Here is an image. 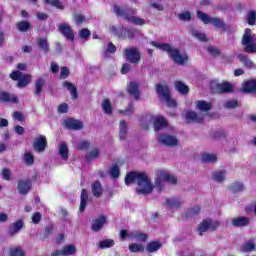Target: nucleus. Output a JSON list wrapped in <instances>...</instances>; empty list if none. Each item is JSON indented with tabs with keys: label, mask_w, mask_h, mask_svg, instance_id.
I'll return each instance as SVG.
<instances>
[{
	"label": "nucleus",
	"mask_w": 256,
	"mask_h": 256,
	"mask_svg": "<svg viewBox=\"0 0 256 256\" xmlns=\"http://www.w3.org/2000/svg\"><path fill=\"white\" fill-rule=\"evenodd\" d=\"M137 182L138 188L136 191L138 195H149L153 193V183L149 180L146 172H129L125 177V184L131 185V183Z\"/></svg>",
	"instance_id": "nucleus-1"
},
{
	"label": "nucleus",
	"mask_w": 256,
	"mask_h": 256,
	"mask_svg": "<svg viewBox=\"0 0 256 256\" xmlns=\"http://www.w3.org/2000/svg\"><path fill=\"white\" fill-rule=\"evenodd\" d=\"M150 45H152V47H156V49L165 51L176 65H185V63L189 61V56H187V54H182L179 49L173 48L171 44L151 41Z\"/></svg>",
	"instance_id": "nucleus-2"
},
{
	"label": "nucleus",
	"mask_w": 256,
	"mask_h": 256,
	"mask_svg": "<svg viewBox=\"0 0 256 256\" xmlns=\"http://www.w3.org/2000/svg\"><path fill=\"white\" fill-rule=\"evenodd\" d=\"M114 13L117 15V17H121V19H124V21H128V23H133L134 25H145V19L135 17L136 11L133 10V8L129 7H121V6H114Z\"/></svg>",
	"instance_id": "nucleus-3"
},
{
	"label": "nucleus",
	"mask_w": 256,
	"mask_h": 256,
	"mask_svg": "<svg viewBox=\"0 0 256 256\" xmlns=\"http://www.w3.org/2000/svg\"><path fill=\"white\" fill-rule=\"evenodd\" d=\"M109 31L114 37H117V39H129V41L135 39L139 33V30L135 28H127L123 24L112 25L109 27Z\"/></svg>",
	"instance_id": "nucleus-4"
},
{
	"label": "nucleus",
	"mask_w": 256,
	"mask_h": 256,
	"mask_svg": "<svg viewBox=\"0 0 256 256\" xmlns=\"http://www.w3.org/2000/svg\"><path fill=\"white\" fill-rule=\"evenodd\" d=\"M155 91L160 101H164L169 107H177V101L171 97V90L167 84L157 83Z\"/></svg>",
	"instance_id": "nucleus-5"
},
{
	"label": "nucleus",
	"mask_w": 256,
	"mask_h": 256,
	"mask_svg": "<svg viewBox=\"0 0 256 256\" xmlns=\"http://www.w3.org/2000/svg\"><path fill=\"white\" fill-rule=\"evenodd\" d=\"M196 17L204 23V25H209V23L214 27V29H222V31H227V25L219 17H209L207 13L198 10L196 12Z\"/></svg>",
	"instance_id": "nucleus-6"
},
{
	"label": "nucleus",
	"mask_w": 256,
	"mask_h": 256,
	"mask_svg": "<svg viewBox=\"0 0 256 256\" xmlns=\"http://www.w3.org/2000/svg\"><path fill=\"white\" fill-rule=\"evenodd\" d=\"M242 45L245 53H256L255 34L250 28H246L242 36Z\"/></svg>",
	"instance_id": "nucleus-7"
},
{
	"label": "nucleus",
	"mask_w": 256,
	"mask_h": 256,
	"mask_svg": "<svg viewBox=\"0 0 256 256\" xmlns=\"http://www.w3.org/2000/svg\"><path fill=\"white\" fill-rule=\"evenodd\" d=\"M9 77L12 79V81H17V87L19 89H24V87H27V85L31 83L32 79L31 74H23L19 70L12 71Z\"/></svg>",
	"instance_id": "nucleus-8"
},
{
	"label": "nucleus",
	"mask_w": 256,
	"mask_h": 256,
	"mask_svg": "<svg viewBox=\"0 0 256 256\" xmlns=\"http://www.w3.org/2000/svg\"><path fill=\"white\" fill-rule=\"evenodd\" d=\"M221 222L217 220H212L211 218L202 220L201 223L198 225V232L199 235L202 237L203 233H207V231H211L212 233L219 229Z\"/></svg>",
	"instance_id": "nucleus-9"
},
{
	"label": "nucleus",
	"mask_w": 256,
	"mask_h": 256,
	"mask_svg": "<svg viewBox=\"0 0 256 256\" xmlns=\"http://www.w3.org/2000/svg\"><path fill=\"white\" fill-rule=\"evenodd\" d=\"M123 54L126 61L132 65H139L141 62V52L137 47L125 48Z\"/></svg>",
	"instance_id": "nucleus-10"
},
{
	"label": "nucleus",
	"mask_w": 256,
	"mask_h": 256,
	"mask_svg": "<svg viewBox=\"0 0 256 256\" xmlns=\"http://www.w3.org/2000/svg\"><path fill=\"white\" fill-rule=\"evenodd\" d=\"M216 93L219 95H227L229 93H235V85L231 82L223 81L221 83L215 84Z\"/></svg>",
	"instance_id": "nucleus-11"
},
{
	"label": "nucleus",
	"mask_w": 256,
	"mask_h": 256,
	"mask_svg": "<svg viewBox=\"0 0 256 256\" xmlns=\"http://www.w3.org/2000/svg\"><path fill=\"white\" fill-rule=\"evenodd\" d=\"M158 141L160 145H165V147H177L179 145L177 137L169 134H159Z\"/></svg>",
	"instance_id": "nucleus-12"
},
{
	"label": "nucleus",
	"mask_w": 256,
	"mask_h": 256,
	"mask_svg": "<svg viewBox=\"0 0 256 256\" xmlns=\"http://www.w3.org/2000/svg\"><path fill=\"white\" fill-rule=\"evenodd\" d=\"M58 31L65 39L68 41H75V32H73V28L67 23H61L58 25Z\"/></svg>",
	"instance_id": "nucleus-13"
},
{
	"label": "nucleus",
	"mask_w": 256,
	"mask_h": 256,
	"mask_svg": "<svg viewBox=\"0 0 256 256\" xmlns=\"http://www.w3.org/2000/svg\"><path fill=\"white\" fill-rule=\"evenodd\" d=\"M33 149L37 153H43L47 149V137L45 135H38L33 141Z\"/></svg>",
	"instance_id": "nucleus-14"
},
{
	"label": "nucleus",
	"mask_w": 256,
	"mask_h": 256,
	"mask_svg": "<svg viewBox=\"0 0 256 256\" xmlns=\"http://www.w3.org/2000/svg\"><path fill=\"white\" fill-rule=\"evenodd\" d=\"M241 93L256 95V79H249L242 83Z\"/></svg>",
	"instance_id": "nucleus-15"
},
{
	"label": "nucleus",
	"mask_w": 256,
	"mask_h": 256,
	"mask_svg": "<svg viewBox=\"0 0 256 256\" xmlns=\"http://www.w3.org/2000/svg\"><path fill=\"white\" fill-rule=\"evenodd\" d=\"M33 188V182L31 179L18 180L17 190L20 195H27Z\"/></svg>",
	"instance_id": "nucleus-16"
},
{
	"label": "nucleus",
	"mask_w": 256,
	"mask_h": 256,
	"mask_svg": "<svg viewBox=\"0 0 256 256\" xmlns=\"http://www.w3.org/2000/svg\"><path fill=\"white\" fill-rule=\"evenodd\" d=\"M0 103H10L17 105L19 98L15 94H11L5 90L0 91Z\"/></svg>",
	"instance_id": "nucleus-17"
},
{
	"label": "nucleus",
	"mask_w": 256,
	"mask_h": 256,
	"mask_svg": "<svg viewBox=\"0 0 256 256\" xmlns=\"http://www.w3.org/2000/svg\"><path fill=\"white\" fill-rule=\"evenodd\" d=\"M66 129L70 131H81L83 129V122L74 118H68L64 121Z\"/></svg>",
	"instance_id": "nucleus-18"
},
{
	"label": "nucleus",
	"mask_w": 256,
	"mask_h": 256,
	"mask_svg": "<svg viewBox=\"0 0 256 256\" xmlns=\"http://www.w3.org/2000/svg\"><path fill=\"white\" fill-rule=\"evenodd\" d=\"M107 223V216L100 215L96 219L92 220L91 229L94 231V233H99Z\"/></svg>",
	"instance_id": "nucleus-19"
},
{
	"label": "nucleus",
	"mask_w": 256,
	"mask_h": 256,
	"mask_svg": "<svg viewBox=\"0 0 256 256\" xmlns=\"http://www.w3.org/2000/svg\"><path fill=\"white\" fill-rule=\"evenodd\" d=\"M23 227H25V223L23 222L22 219H19L9 226L7 230V235L9 237H15V235H17V233H19V231H21Z\"/></svg>",
	"instance_id": "nucleus-20"
},
{
	"label": "nucleus",
	"mask_w": 256,
	"mask_h": 256,
	"mask_svg": "<svg viewBox=\"0 0 256 256\" xmlns=\"http://www.w3.org/2000/svg\"><path fill=\"white\" fill-rule=\"evenodd\" d=\"M159 249H163V243L160 240H152L145 247L147 253H157Z\"/></svg>",
	"instance_id": "nucleus-21"
},
{
	"label": "nucleus",
	"mask_w": 256,
	"mask_h": 256,
	"mask_svg": "<svg viewBox=\"0 0 256 256\" xmlns=\"http://www.w3.org/2000/svg\"><path fill=\"white\" fill-rule=\"evenodd\" d=\"M249 223H251V220L245 216H240L237 218H233L231 220L232 227H236V228L247 227Z\"/></svg>",
	"instance_id": "nucleus-22"
},
{
	"label": "nucleus",
	"mask_w": 256,
	"mask_h": 256,
	"mask_svg": "<svg viewBox=\"0 0 256 256\" xmlns=\"http://www.w3.org/2000/svg\"><path fill=\"white\" fill-rule=\"evenodd\" d=\"M129 93L136 101H139L141 93L139 92V84L137 82H130L127 87Z\"/></svg>",
	"instance_id": "nucleus-23"
},
{
	"label": "nucleus",
	"mask_w": 256,
	"mask_h": 256,
	"mask_svg": "<svg viewBox=\"0 0 256 256\" xmlns=\"http://www.w3.org/2000/svg\"><path fill=\"white\" fill-rule=\"evenodd\" d=\"M158 176L162 179L165 183H170V185H177V178L163 170L158 172Z\"/></svg>",
	"instance_id": "nucleus-24"
},
{
	"label": "nucleus",
	"mask_w": 256,
	"mask_h": 256,
	"mask_svg": "<svg viewBox=\"0 0 256 256\" xmlns=\"http://www.w3.org/2000/svg\"><path fill=\"white\" fill-rule=\"evenodd\" d=\"M62 86L68 91H70L71 99H73L74 101L78 99L79 94L77 93V87L75 86V84L69 81H64L62 83Z\"/></svg>",
	"instance_id": "nucleus-25"
},
{
	"label": "nucleus",
	"mask_w": 256,
	"mask_h": 256,
	"mask_svg": "<svg viewBox=\"0 0 256 256\" xmlns=\"http://www.w3.org/2000/svg\"><path fill=\"white\" fill-rule=\"evenodd\" d=\"M186 121L188 123H203V121H205V118L199 117V115H197V112L195 111H188L186 113Z\"/></svg>",
	"instance_id": "nucleus-26"
},
{
	"label": "nucleus",
	"mask_w": 256,
	"mask_h": 256,
	"mask_svg": "<svg viewBox=\"0 0 256 256\" xmlns=\"http://www.w3.org/2000/svg\"><path fill=\"white\" fill-rule=\"evenodd\" d=\"M92 195L97 199L103 197V185H101L99 180L92 183Z\"/></svg>",
	"instance_id": "nucleus-27"
},
{
	"label": "nucleus",
	"mask_w": 256,
	"mask_h": 256,
	"mask_svg": "<svg viewBox=\"0 0 256 256\" xmlns=\"http://www.w3.org/2000/svg\"><path fill=\"white\" fill-rule=\"evenodd\" d=\"M88 201H89V193L87 192V189H82L81 196H80V208H79L80 213L85 212Z\"/></svg>",
	"instance_id": "nucleus-28"
},
{
	"label": "nucleus",
	"mask_w": 256,
	"mask_h": 256,
	"mask_svg": "<svg viewBox=\"0 0 256 256\" xmlns=\"http://www.w3.org/2000/svg\"><path fill=\"white\" fill-rule=\"evenodd\" d=\"M174 88L180 95H188L189 94V86L187 84L183 83V81H176L174 83Z\"/></svg>",
	"instance_id": "nucleus-29"
},
{
	"label": "nucleus",
	"mask_w": 256,
	"mask_h": 256,
	"mask_svg": "<svg viewBox=\"0 0 256 256\" xmlns=\"http://www.w3.org/2000/svg\"><path fill=\"white\" fill-rule=\"evenodd\" d=\"M167 125H168L167 120L163 116H159L154 119L155 131H161V129H165Z\"/></svg>",
	"instance_id": "nucleus-30"
},
{
	"label": "nucleus",
	"mask_w": 256,
	"mask_h": 256,
	"mask_svg": "<svg viewBox=\"0 0 256 256\" xmlns=\"http://www.w3.org/2000/svg\"><path fill=\"white\" fill-rule=\"evenodd\" d=\"M131 239H135L136 241H140L145 243L147 239H149V235L147 233H143L141 230H136L135 232H131Z\"/></svg>",
	"instance_id": "nucleus-31"
},
{
	"label": "nucleus",
	"mask_w": 256,
	"mask_h": 256,
	"mask_svg": "<svg viewBox=\"0 0 256 256\" xmlns=\"http://www.w3.org/2000/svg\"><path fill=\"white\" fill-rule=\"evenodd\" d=\"M35 90H34V95H41V91H43V88L45 87V79L43 77L38 78L35 81L34 84Z\"/></svg>",
	"instance_id": "nucleus-32"
},
{
	"label": "nucleus",
	"mask_w": 256,
	"mask_h": 256,
	"mask_svg": "<svg viewBox=\"0 0 256 256\" xmlns=\"http://www.w3.org/2000/svg\"><path fill=\"white\" fill-rule=\"evenodd\" d=\"M38 48L42 51V53H49L51 49L49 48V42L45 38H38L37 39Z\"/></svg>",
	"instance_id": "nucleus-33"
},
{
	"label": "nucleus",
	"mask_w": 256,
	"mask_h": 256,
	"mask_svg": "<svg viewBox=\"0 0 256 256\" xmlns=\"http://www.w3.org/2000/svg\"><path fill=\"white\" fill-rule=\"evenodd\" d=\"M128 249L130 253H144L145 252V246L141 243H130L128 245Z\"/></svg>",
	"instance_id": "nucleus-34"
},
{
	"label": "nucleus",
	"mask_w": 256,
	"mask_h": 256,
	"mask_svg": "<svg viewBox=\"0 0 256 256\" xmlns=\"http://www.w3.org/2000/svg\"><path fill=\"white\" fill-rule=\"evenodd\" d=\"M16 29H18V31H20V33H27V31H29V29H31V22L29 21H19L16 24Z\"/></svg>",
	"instance_id": "nucleus-35"
},
{
	"label": "nucleus",
	"mask_w": 256,
	"mask_h": 256,
	"mask_svg": "<svg viewBox=\"0 0 256 256\" xmlns=\"http://www.w3.org/2000/svg\"><path fill=\"white\" fill-rule=\"evenodd\" d=\"M238 59L243 63L244 67L247 69H253L255 67V64L249 57L243 55V54H238Z\"/></svg>",
	"instance_id": "nucleus-36"
},
{
	"label": "nucleus",
	"mask_w": 256,
	"mask_h": 256,
	"mask_svg": "<svg viewBox=\"0 0 256 256\" xmlns=\"http://www.w3.org/2000/svg\"><path fill=\"white\" fill-rule=\"evenodd\" d=\"M119 139L120 141H125L127 139V122H125V120L120 121Z\"/></svg>",
	"instance_id": "nucleus-37"
},
{
	"label": "nucleus",
	"mask_w": 256,
	"mask_h": 256,
	"mask_svg": "<svg viewBox=\"0 0 256 256\" xmlns=\"http://www.w3.org/2000/svg\"><path fill=\"white\" fill-rule=\"evenodd\" d=\"M59 154L64 161H67L69 159V147H67V144L63 142L59 147Z\"/></svg>",
	"instance_id": "nucleus-38"
},
{
	"label": "nucleus",
	"mask_w": 256,
	"mask_h": 256,
	"mask_svg": "<svg viewBox=\"0 0 256 256\" xmlns=\"http://www.w3.org/2000/svg\"><path fill=\"white\" fill-rule=\"evenodd\" d=\"M77 253V248L75 245L68 244L62 248V256L75 255Z\"/></svg>",
	"instance_id": "nucleus-39"
},
{
	"label": "nucleus",
	"mask_w": 256,
	"mask_h": 256,
	"mask_svg": "<svg viewBox=\"0 0 256 256\" xmlns=\"http://www.w3.org/2000/svg\"><path fill=\"white\" fill-rule=\"evenodd\" d=\"M256 244L253 242H245L241 245L240 251L242 253H251V251H255Z\"/></svg>",
	"instance_id": "nucleus-40"
},
{
	"label": "nucleus",
	"mask_w": 256,
	"mask_h": 256,
	"mask_svg": "<svg viewBox=\"0 0 256 256\" xmlns=\"http://www.w3.org/2000/svg\"><path fill=\"white\" fill-rule=\"evenodd\" d=\"M211 103L207 102L205 100H199L197 101V109H199L200 111H204L205 113H207V111H211Z\"/></svg>",
	"instance_id": "nucleus-41"
},
{
	"label": "nucleus",
	"mask_w": 256,
	"mask_h": 256,
	"mask_svg": "<svg viewBox=\"0 0 256 256\" xmlns=\"http://www.w3.org/2000/svg\"><path fill=\"white\" fill-rule=\"evenodd\" d=\"M225 175H227V171L225 170L212 173V177L217 183H223L225 181Z\"/></svg>",
	"instance_id": "nucleus-42"
},
{
	"label": "nucleus",
	"mask_w": 256,
	"mask_h": 256,
	"mask_svg": "<svg viewBox=\"0 0 256 256\" xmlns=\"http://www.w3.org/2000/svg\"><path fill=\"white\" fill-rule=\"evenodd\" d=\"M199 213H201V207H199V206H194V207L188 209V210L184 213V217H186V218L195 217V215H199Z\"/></svg>",
	"instance_id": "nucleus-43"
},
{
	"label": "nucleus",
	"mask_w": 256,
	"mask_h": 256,
	"mask_svg": "<svg viewBox=\"0 0 256 256\" xmlns=\"http://www.w3.org/2000/svg\"><path fill=\"white\" fill-rule=\"evenodd\" d=\"M166 207H171V209H179L181 207V202L178 199H166Z\"/></svg>",
	"instance_id": "nucleus-44"
},
{
	"label": "nucleus",
	"mask_w": 256,
	"mask_h": 256,
	"mask_svg": "<svg viewBox=\"0 0 256 256\" xmlns=\"http://www.w3.org/2000/svg\"><path fill=\"white\" fill-rule=\"evenodd\" d=\"M102 108L106 115H113V107L111 106V101H109V99H105L102 102Z\"/></svg>",
	"instance_id": "nucleus-45"
},
{
	"label": "nucleus",
	"mask_w": 256,
	"mask_h": 256,
	"mask_svg": "<svg viewBox=\"0 0 256 256\" xmlns=\"http://www.w3.org/2000/svg\"><path fill=\"white\" fill-rule=\"evenodd\" d=\"M115 245V241L113 239H106L99 242L100 249H109Z\"/></svg>",
	"instance_id": "nucleus-46"
},
{
	"label": "nucleus",
	"mask_w": 256,
	"mask_h": 256,
	"mask_svg": "<svg viewBox=\"0 0 256 256\" xmlns=\"http://www.w3.org/2000/svg\"><path fill=\"white\" fill-rule=\"evenodd\" d=\"M217 161V155L215 154H202V163H215Z\"/></svg>",
	"instance_id": "nucleus-47"
},
{
	"label": "nucleus",
	"mask_w": 256,
	"mask_h": 256,
	"mask_svg": "<svg viewBox=\"0 0 256 256\" xmlns=\"http://www.w3.org/2000/svg\"><path fill=\"white\" fill-rule=\"evenodd\" d=\"M110 175L112 179H119V176L121 175V170L119 169V165L117 164L112 165L110 169Z\"/></svg>",
	"instance_id": "nucleus-48"
},
{
	"label": "nucleus",
	"mask_w": 256,
	"mask_h": 256,
	"mask_svg": "<svg viewBox=\"0 0 256 256\" xmlns=\"http://www.w3.org/2000/svg\"><path fill=\"white\" fill-rule=\"evenodd\" d=\"M9 256H25V251L19 246L10 248Z\"/></svg>",
	"instance_id": "nucleus-49"
},
{
	"label": "nucleus",
	"mask_w": 256,
	"mask_h": 256,
	"mask_svg": "<svg viewBox=\"0 0 256 256\" xmlns=\"http://www.w3.org/2000/svg\"><path fill=\"white\" fill-rule=\"evenodd\" d=\"M237 107H240L239 101L232 99L228 100L224 103L225 109H237Z\"/></svg>",
	"instance_id": "nucleus-50"
},
{
	"label": "nucleus",
	"mask_w": 256,
	"mask_h": 256,
	"mask_svg": "<svg viewBox=\"0 0 256 256\" xmlns=\"http://www.w3.org/2000/svg\"><path fill=\"white\" fill-rule=\"evenodd\" d=\"M243 189H244L243 183L241 182H234L230 186V191H232V193H239L243 191Z\"/></svg>",
	"instance_id": "nucleus-51"
},
{
	"label": "nucleus",
	"mask_w": 256,
	"mask_h": 256,
	"mask_svg": "<svg viewBox=\"0 0 256 256\" xmlns=\"http://www.w3.org/2000/svg\"><path fill=\"white\" fill-rule=\"evenodd\" d=\"M247 23L248 25H256V12L254 10H251L248 12L247 15Z\"/></svg>",
	"instance_id": "nucleus-52"
},
{
	"label": "nucleus",
	"mask_w": 256,
	"mask_h": 256,
	"mask_svg": "<svg viewBox=\"0 0 256 256\" xmlns=\"http://www.w3.org/2000/svg\"><path fill=\"white\" fill-rule=\"evenodd\" d=\"M46 5H52L56 9H64L63 4L59 0H44Z\"/></svg>",
	"instance_id": "nucleus-53"
},
{
	"label": "nucleus",
	"mask_w": 256,
	"mask_h": 256,
	"mask_svg": "<svg viewBox=\"0 0 256 256\" xmlns=\"http://www.w3.org/2000/svg\"><path fill=\"white\" fill-rule=\"evenodd\" d=\"M24 160H25L26 165L31 166V165H33V163H35V156H33V154H31V153H25Z\"/></svg>",
	"instance_id": "nucleus-54"
},
{
	"label": "nucleus",
	"mask_w": 256,
	"mask_h": 256,
	"mask_svg": "<svg viewBox=\"0 0 256 256\" xmlns=\"http://www.w3.org/2000/svg\"><path fill=\"white\" fill-rule=\"evenodd\" d=\"M134 110H135V105H133V103H130L128 104L126 109L120 110L119 113H121V115H131V113H133Z\"/></svg>",
	"instance_id": "nucleus-55"
},
{
	"label": "nucleus",
	"mask_w": 256,
	"mask_h": 256,
	"mask_svg": "<svg viewBox=\"0 0 256 256\" xmlns=\"http://www.w3.org/2000/svg\"><path fill=\"white\" fill-rule=\"evenodd\" d=\"M97 157H99V149L95 148L86 155V160L91 161V159H97Z\"/></svg>",
	"instance_id": "nucleus-56"
},
{
	"label": "nucleus",
	"mask_w": 256,
	"mask_h": 256,
	"mask_svg": "<svg viewBox=\"0 0 256 256\" xmlns=\"http://www.w3.org/2000/svg\"><path fill=\"white\" fill-rule=\"evenodd\" d=\"M118 237L121 241H125V239L130 238L131 239V232L127 231L126 229L120 230Z\"/></svg>",
	"instance_id": "nucleus-57"
},
{
	"label": "nucleus",
	"mask_w": 256,
	"mask_h": 256,
	"mask_svg": "<svg viewBox=\"0 0 256 256\" xmlns=\"http://www.w3.org/2000/svg\"><path fill=\"white\" fill-rule=\"evenodd\" d=\"M80 39H89L91 37V31L87 28H83L79 31Z\"/></svg>",
	"instance_id": "nucleus-58"
},
{
	"label": "nucleus",
	"mask_w": 256,
	"mask_h": 256,
	"mask_svg": "<svg viewBox=\"0 0 256 256\" xmlns=\"http://www.w3.org/2000/svg\"><path fill=\"white\" fill-rule=\"evenodd\" d=\"M69 75H71V71H69V68H67L66 66H63L60 69V79H67Z\"/></svg>",
	"instance_id": "nucleus-59"
},
{
	"label": "nucleus",
	"mask_w": 256,
	"mask_h": 256,
	"mask_svg": "<svg viewBox=\"0 0 256 256\" xmlns=\"http://www.w3.org/2000/svg\"><path fill=\"white\" fill-rule=\"evenodd\" d=\"M74 21H75L76 25H81V24L85 23V21H87V19L85 18V16L83 14H75Z\"/></svg>",
	"instance_id": "nucleus-60"
},
{
	"label": "nucleus",
	"mask_w": 256,
	"mask_h": 256,
	"mask_svg": "<svg viewBox=\"0 0 256 256\" xmlns=\"http://www.w3.org/2000/svg\"><path fill=\"white\" fill-rule=\"evenodd\" d=\"M180 21H190L191 20V12L185 11L179 14Z\"/></svg>",
	"instance_id": "nucleus-61"
},
{
	"label": "nucleus",
	"mask_w": 256,
	"mask_h": 256,
	"mask_svg": "<svg viewBox=\"0 0 256 256\" xmlns=\"http://www.w3.org/2000/svg\"><path fill=\"white\" fill-rule=\"evenodd\" d=\"M91 147V144L88 141H82L78 144V149L80 151H87Z\"/></svg>",
	"instance_id": "nucleus-62"
},
{
	"label": "nucleus",
	"mask_w": 256,
	"mask_h": 256,
	"mask_svg": "<svg viewBox=\"0 0 256 256\" xmlns=\"http://www.w3.org/2000/svg\"><path fill=\"white\" fill-rule=\"evenodd\" d=\"M208 52L210 53V55H221V51H219V48L215 47V46H210L208 47Z\"/></svg>",
	"instance_id": "nucleus-63"
},
{
	"label": "nucleus",
	"mask_w": 256,
	"mask_h": 256,
	"mask_svg": "<svg viewBox=\"0 0 256 256\" xmlns=\"http://www.w3.org/2000/svg\"><path fill=\"white\" fill-rule=\"evenodd\" d=\"M194 37H196V39H198V41H203L204 43H206V41H207V36L201 32H195Z\"/></svg>",
	"instance_id": "nucleus-64"
}]
</instances>
